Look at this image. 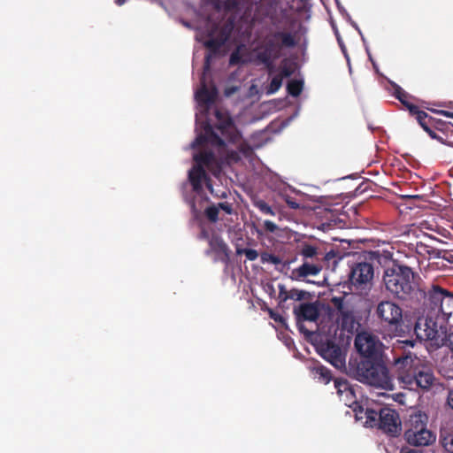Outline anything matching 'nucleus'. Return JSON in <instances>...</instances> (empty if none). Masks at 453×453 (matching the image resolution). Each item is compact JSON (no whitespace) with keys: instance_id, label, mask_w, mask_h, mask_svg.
<instances>
[{"instance_id":"3c124183","label":"nucleus","mask_w":453,"mask_h":453,"mask_svg":"<svg viewBox=\"0 0 453 453\" xmlns=\"http://www.w3.org/2000/svg\"><path fill=\"white\" fill-rule=\"evenodd\" d=\"M400 453H424L423 450L418 449L403 448Z\"/></svg>"},{"instance_id":"ddd939ff","label":"nucleus","mask_w":453,"mask_h":453,"mask_svg":"<svg viewBox=\"0 0 453 453\" xmlns=\"http://www.w3.org/2000/svg\"><path fill=\"white\" fill-rule=\"evenodd\" d=\"M434 381L433 372L422 363L420 369H417L411 375L405 376L403 388L412 389L413 387L424 389L429 388Z\"/></svg>"},{"instance_id":"7ed1b4c3","label":"nucleus","mask_w":453,"mask_h":453,"mask_svg":"<svg viewBox=\"0 0 453 453\" xmlns=\"http://www.w3.org/2000/svg\"><path fill=\"white\" fill-rule=\"evenodd\" d=\"M296 45V38L290 32L269 33L265 38L263 50L257 53V58L267 67L271 73L273 68V62L280 58L282 48H294Z\"/></svg>"},{"instance_id":"cd10ccee","label":"nucleus","mask_w":453,"mask_h":453,"mask_svg":"<svg viewBox=\"0 0 453 453\" xmlns=\"http://www.w3.org/2000/svg\"><path fill=\"white\" fill-rule=\"evenodd\" d=\"M260 259L262 264H273L275 265L277 271L283 273L285 270H288L289 267V261H282V259L274 254L263 252L260 255Z\"/></svg>"},{"instance_id":"c03bdc74","label":"nucleus","mask_w":453,"mask_h":453,"mask_svg":"<svg viewBox=\"0 0 453 453\" xmlns=\"http://www.w3.org/2000/svg\"><path fill=\"white\" fill-rule=\"evenodd\" d=\"M217 206L219 207V210L221 209L226 214L230 215L233 213V206L230 203H227V202L219 203Z\"/></svg>"},{"instance_id":"58836bf2","label":"nucleus","mask_w":453,"mask_h":453,"mask_svg":"<svg viewBox=\"0 0 453 453\" xmlns=\"http://www.w3.org/2000/svg\"><path fill=\"white\" fill-rule=\"evenodd\" d=\"M236 254L237 255L244 254L246 258L248 260H250V261L256 260L258 257V256H259L258 252L256 250H253V249H242V248H239V247L236 248Z\"/></svg>"},{"instance_id":"a878e982","label":"nucleus","mask_w":453,"mask_h":453,"mask_svg":"<svg viewBox=\"0 0 453 453\" xmlns=\"http://www.w3.org/2000/svg\"><path fill=\"white\" fill-rule=\"evenodd\" d=\"M394 92L393 95L399 102L409 111V113L415 118L420 112V109L418 105L412 104L410 99L412 97L405 90H403L399 85L393 84Z\"/></svg>"},{"instance_id":"c85d7f7f","label":"nucleus","mask_w":453,"mask_h":453,"mask_svg":"<svg viewBox=\"0 0 453 453\" xmlns=\"http://www.w3.org/2000/svg\"><path fill=\"white\" fill-rule=\"evenodd\" d=\"M311 372L314 378L323 384H328L333 380L331 371L320 364H316L311 368Z\"/></svg>"},{"instance_id":"6e6552de","label":"nucleus","mask_w":453,"mask_h":453,"mask_svg":"<svg viewBox=\"0 0 453 453\" xmlns=\"http://www.w3.org/2000/svg\"><path fill=\"white\" fill-rule=\"evenodd\" d=\"M427 299L430 310L440 319L443 318L444 322L448 324L453 315V294L438 285H433L427 292Z\"/></svg>"},{"instance_id":"a211bd4d","label":"nucleus","mask_w":453,"mask_h":453,"mask_svg":"<svg viewBox=\"0 0 453 453\" xmlns=\"http://www.w3.org/2000/svg\"><path fill=\"white\" fill-rule=\"evenodd\" d=\"M364 258L367 259L373 265H378L387 270L393 266V265H399L393 259V253L387 250H369L364 253Z\"/></svg>"},{"instance_id":"39448f33","label":"nucleus","mask_w":453,"mask_h":453,"mask_svg":"<svg viewBox=\"0 0 453 453\" xmlns=\"http://www.w3.org/2000/svg\"><path fill=\"white\" fill-rule=\"evenodd\" d=\"M416 119L432 139L453 148V124L432 117L422 110L418 112Z\"/></svg>"},{"instance_id":"a19ab883","label":"nucleus","mask_w":453,"mask_h":453,"mask_svg":"<svg viewBox=\"0 0 453 453\" xmlns=\"http://www.w3.org/2000/svg\"><path fill=\"white\" fill-rule=\"evenodd\" d=\"M268 315L275 322L280 323L281 325L286 324V319L280 314L274 311L273 309H268Z\"/></svg>"},{"instance_id":"e433bc0d","label":"nucleus","mask_w":453,"mask_h":453,"mask_svg":"<svg viewBox=\"0 0 453 453\" xmlns=\"http://www.w3.org/2000/svg\"><path fill=\"white\" fill-rule=\"evenodd\" d=\"M254 206L257 208L263 214L271 216L275 215V211L273 210V208L262 199L254 201Z\"/></svg>"},{"instance_id":"37998d69","label":"nucleus","mask_w":453,"mask_h":453,"mask_svg":"<svg viewBox=\"0 0 453 453\" xmlns=\"http://www.w3.org/2000/svg\"><path fill=\"white\" fill-rule=\"evenodd\" d=\"M263 226L267 233H274L278 229L277 225L271 220H265Z\"/></svg>"},{"instance_id":"a18cd8bd","label":"nucleus","mask_w":453,"mask_h":453,"mask_svg":"<svg viewBox=\"0 0 453 453\" xmlns=\"http://www.w3.org/2000/svg\"><path fill=\"white\" fill-rule=\"evenodd\" d=\"M241 62V56L239 54L238 51H234L231 55H230V59H229V63L230 65H237Z\"/></svg>"},{"instance_id":"603ef678","label":"nucleus","mask_w":453,"mask_h":453,"mask_svg":"<svg viewBox=\"0 0 453 453\" xmlns=\"http://www.w3.org/2000/svg\"><path fill=\"white\" fill-rule=\"evenodd\" d=\"M211 57V56L210 54L205 56V61H204V65H203V73L209 71V69H210Z\"/></svg>"},{"instance_id":"c756f323","label":"nucleus","mask_w":453,"mask_h":453,"mask_svg":"<svg viewBox=\"0 0 453 453\" xmlns=\"http://www.w3.org/2000/svg\"><path fill=\"white\" fill-rule=\"evenodd\" d=\"M337 322L342 329L351 331L354 328L355 319L351 310L347 309L338 313Z\"/></svg>"},{"instance_id":"412c9836","label":"nucleus","mask_w":453,"mask_h":453,"mask_svg":"<svg viewBox=\"0 0 453 453\" xmlns=\"http://www.w3.org/2000/svg\"><path fill=\"white\" fill-rule=\"evenodd\" d=\"M218 96L217 88L212 85L211 88H208L205 82V78L203 76L201 78V88L196 92V99L197 103L201 106L209 107L212 104H214Z\"/></svg>"},{"instance_id":"f03ea898","label":"nucleus","mask_w":453,"mask_h":453,"mask_svg":"<svg viewBox=\"0 0 453 453\" xmlns=\"http://www.w3.org/2000/svg\"><path fill=\"white\" fill-rule=\"evenodd\" d=\"M415 273L405 265H393L384 270L382 282L386 290L395 298L405 301L411 298L415 290Z\"/></svg>"},{"instance_id":"4c0bfd02","label":"nucleus","mask_w":453,"mask_h":453,"mask_svg":"<svg viewBox=\"0 0 453 453\" xmlns=\"http://www.w3.org/2000/svg\"><path fill=\"white\" fill-rule=\"evenodd\" d=\"M219 207L217 205H211L205 209L204 214L206 218L212 223H215L219 220Z\"/></svg>"},{"instance_id":"4468645a","label":"nucleus","mask_w":453,"mask_h":453,"mask_svg":"<svg viewBox=\"0 0 453 453\" xmlns=\"http://www.w3.org/2000/svg\"><path fill=\"white\" fill-rule=\"evenodd\" d=\"M205 254L207 256L213 255L214 262L227 265L230 261L231 250L219 235L213 234L209 240V249L205 251Z\"/></svg>"},{"instance_id":"f257e3e1","label":"nucleus","mask_w":453,"mask_h":453,"mask_svg":"<svg viewBox=\"0 0 453 453\" xmlns=\"http://www.w3.org/2000/svg\"><path fill=\"white\" fill-rule=\"evenodd\" d=\"M349 372L358 381L386 390L395 388L394 377L389 374L382 359L357 360L349 358Z\"/></svg>"},{"instance_id":"9b49d317","label":"nucleus","mask_w":453,"mask_h":453,"mask_svg":"<svg viewBox=\"0 0 453 453\" xmlns=\"http://www.w3.org/2000/svg\"><path fill=\"white\" fill-rule=\"evenodd\" d=\"M355 347L360 354L357 360L382 359V343L377 336L370 333L357 334L355 339Z\"/></svg>"},{"instance_id":"dca6fc26","label":"nucleus","mask_w":453,"mask_h":453,"mask_svg":"<svg viewBox=\"0 0 453 453\" xmlns=\"http://www.w3.org/2000/svg\"><path fill=\"white\" fill-rule=\"evenodd\" d=\"M320 355L337 368L345 365V357L341 347L332 340H326V342L321 345Z\"/></svg>"},{"instance_id":"423d86ee","label":"nucleus","mask_w":453,"mask_h":453,"mask_svg":"<svg viewBox=\"0 0 453 453\" xmlns=\"http://www.w3.org/2000/svg\"><path fill=\"white\" fill-rule=\"evenodd\" d=\"M375 315L381 326L395 335L404 333L403 309L393 301L380 302L377 304Z\"/></svg>"},{"instance_id":"393cba45","label":"nucleus","mask_w":453,"mask_h":453,"mask_svg":"<svg viewBox=\"0 0 453 453\" xmlns=\"http://www.w3.org/2000/svg\"><path fill=\"white\" fill-rule=\"evenodd\" d=\"M417 342L414 340H397L393 343L392 352L394 354V360L395 358H402L405 357H418L417 354L412 351L416 347Z\"/></svg>"},{"instance_id":"473e14b6","label":"nucleus","mask_w":453,"mask_h":453,"mask_svg":"<svg viewBox=\"0 0 453 453\" xmlns=\"http://www.w3.org/2000/svg\"><path fill=\"white\" fill-rule=\"evenodd\" d=\"M299 254L303 257V260L317 258L319 255L318 248L311 244H304Z\"/></svg>"},{"instance_id":"bb28decb","label":"nucleus","mask_w":453,"mask_h":453,"mask_svg":"<svg viewBox=\"0 0 453 453\" xmlns=\"http://www.w3.org/2000/svg\"><path fill=\"white\" fill-rule=\"evenodd\" d=\"M193 158L196 163V165H202L203 168L205 166L210 171H214L215 168L219 171L217 158L214 152L211 150L200 151L199 153L195 154Z\"/></svg>"},{"instance_id":"6ab92c4d","label":"nucleus","mask_w":453,"mask_h":453,"mask_svg":"<svg viewBox=\"0 0 453 453\" xmlns=\"http://www.w3.org/2000/svg\"><path fill=\"white\" fill-rule=\"evenodd\" d=\"M188 180L194 191H202L203 182L204 181L206 188L211 191V193L213 192L211 180L202 165H194L192 167L188 172Z\"/></svg>"},{"instance_id":"f704fd0d","label":"nucleus","mask_w":453,"mask_h":453,"mask_svg":"<svg viewBox=\"0 0 453 453\" xmlns=\"http://www.w3.org/2000/svg\"><path fill=\"white\" fill-rule=\"evenodd\" d=\"M226 39L211 38L204 42V46L212 53L217 54L219 49L224 45Z\"/></svg>"},{"instance_id":"8fccbe9b","label":"nucleus","mask_w":453,"mask_h":453,"mask_svg":"<svg viewBox=\"0 0 453 453\" xmlns=\"http://www.w3.org/2000/svg\"><path fill=\"white\" fill-rule=\"evenodd\" d=\"M211 236H210L209 233L207 230L205 229H202V231L200 232L199 235H198V238L200 240H207L209 242V240L211 239Z\"/></svg>"},{"instance_id":"9d476101","label":"nucleus","mask_w":453,"mask_h":453,"mask_svg":"<svg viewBox=\"0 0 453 453\" xmlns=\"http://www.w3.org/2000/svg\"><path fill=\"white\" fill-rule=\"evenodd\" d=\"M446 326L444 319H440L434 311L429 309L426 318L418 319L414 333L420 341H433L439 337L440 331L446 329Z\"/></svg>"},{"instance_id":"b1692460","label":"nucleus","mask_w":453,"mask_h":453,"mask_svg":"<svg viewBox=\"0 0 453 453\" xmlns=\"http://www.w3.org/2000/svg\"><path fill=\"white\" fill-rule=\"evenodd\" d=\"M334 383L340 399L343 401L346 405H350L356 402L354 388L347 379L336 378L334 380Z\"/></svg>"},{"instance_id":"49530a36","label":"nucleus","mask_w":453,"mask_h":453,"mask_svg":"<svg viewBox=\"0 0 453 453\" xmlns=\"http://www.w3.org/2000/svg\"><path fill=\"white\" fill-rule=\"evenodd\" d=\"M444 344L453 352V333H449L445 336Z\"/></svg>"},{"instance_id":"6e6d98bb","label":"nucleus","mask_w":453,"mask_h":453,"mask_svg":"<svg viewBox=\"0 0 453 453\" xmlns=\"http://www.w3.org/2000/svg\"><path fill=\"white\" fill-rule=\"evenodd\" d=\"M329 256H330V253H326V258H329Z\"/></svg>"},{"instance_id":"aec40b11","label":"nucleus","mask_w":453,"mask_h":453,"mask_svg":"<svg viewBox=\"0 0 453 453\" xmlns=\"http://www.w3.org/2000/svg\"><path fill=\"white\" fill-rule=\"evenodd\" d=\"M215 117L218 120L215 127L220 131L222 136L232 142L235 136V128L232 119L219 110L215 111Z\"/></svg>"},{"instance_id":"2f4dec72","label":"nucleus","mask_w":453,"mask_h":453,"mask_svg":"<svg viewBox=\"0 0 453 453\" xmlns=\"http://www.w3.org/2000/svg\"><path fill=\"white\" fill-rule=\"evenodd\" d=\"M440 442L446 451L453 453V426L451 430L441 431Z\"/></svg>"},{"instance_id":"5701e85b","label":"nucleus","mask_w":453,"mask_h":453,"mask_svg":"<svg viewBox=\"0 0 453 453\" xmlns=\"http://www.w3.org/2000/svg\"><path fill=\"white\" fill-rule=\"evenodd\" d=\"M279 294H278V303L280 308H284V303L288 300L295 301H302L310 298L311 295L309 292L304 290H300L297 288H292L288 290L285 285L279 284Z\"/></svg>"},{"instance_id":"c9c22d12","label":"nucleus","mask_w":453,"mask_h":453,"mask_svg":"<svg viewBox=\"0 0 453 453\" xmlns=\"http://www.w3.org/2000/svg\"><path fill=\"white\" fill-rule=\"evenodd\" d=\"M283 79L281 77L275 75L273 77L269 86L266 88V94L272 95L276 93L282 86Z\"/></svg>"},{"instance_id":"5fc2aeb1","label":"nucleus","mask_w":453,"mask_h":453,"mask_svg":"<svg viewBox=\"0 0 453 453\" xmlns=\"http://www.w3.org/2000/svg\"><path fill=\"white\" fill-rule=\"evenodd\" d=\"M115 2L118 5H122L126 2V0H116Z\"/></svg>"},{"instance_id":"72a5a7b5","label":"nucleus","mask_w":453,"mask_h":453,"mask_svg":"<svg viewBox=\"0 0 453 453\" xmlns=\"http://www.w3.org/2000/svg\"><path fill=\"white\" fill-rule=\"evenodd\" d=\"M303 83L299 80H291L287 84V91L292 96H298L303 90Z\"/></svg>"},{"instance_id":"4be33fe9","label":"nucleus","mask_w":453,"mask_h":453,"mask_svg":"<svg viewBox=\"0 0 453 453\" xmlns=\"http://www.w3.org/2000/svg\"><path fill=\"white\" fill-rule=\"evenodd\" d=\"M317 260V263L303 261L299 267L292 270L290 278L295 280H301L310 276L318 275L322 270V266L318 258Z\"/></svg>"},{"instance_id":"f8f14e48","label":"nucleus","mask_w":453,"mask_h":453,"mask_svg":"<svg viewBox=\"0 0 453 453\" xmlns=\"http://www.w3.org/2000/svg\"><path fill=\"white\" fill-rule=\"evenodd\" d=\"M293 313L296 317L299 330L305 334H311V332L304 328L302 322H316L319 319L320 314V303L317 301L314 303H300L294 307Z\"/></svg>"},{"instance_id":"79ce46f5","label":"nucleus","mask_w":453,"mask_h":453,"mask_svg":"<svg viewBox=\"0 0 453 453\" xmlns=\"http://www.w3.org/2000/svg\"><path fill=\"white\" fill-rule=\"evenodd\" d=\"M294 73V70L288 65H282L280 68V73L277 74L278 76L281 77V79L290 77Z\"/></svg>"},{"instance_id":"09e8293b","label":"nucleus","mask_w":453,"mask_h":453,"mask_svg":"<svg viewBox=\"0 0 453 453\" xmlns=\"http://www.w3.org/2000/svg\"><path fill=\"white\" fill-rule=\"evenodd\" d=\"M432 111L437 113V114L453 119L452 111H445V110H432Z\"/></svg>"},{"instance_id":"0eeeda50","label":"nucleus","mask_w":453,"mask_h":453,"mask_svg":"<svg viewBox=\"0 0 453 453\" xmlns=\"http://www.w3.org/2000/svg\"><path fill=\"white\" fill-rule=\"evenodd\" d=\"M369 422L372 428H378L390 437H397L402 431V423L398 412L388 407H380L376 411H371Z\"/></svg>"},{"instance_id":"f3484780","label":"nucleus","mask_w":453,"mask_h":453,"mask_svg":"<svg viewBox=\"0 0 453 453\" xmlns=\"http://www.w3.org/2000/svg\"><path fill=\"white\" fill-rule=\"evenodd\" d=\"M203 128V133L199 134L191 143V147L193 149L203 146L205 143H211V145L219 147L225 145L224 140L216 132H214L210 123L205 122Z\"/></svg>"},{"instance_id":"20e7f679","label":"nucleus","mask_w":453,"mask_h":453,"mask_svg":"<svg viewBox=\"0 0 453 453\" xmlns=\"http://www.w3.org/2000/svg\"><path fill=\"white\" fill-rule=\"evenodd\" d=\"M403 437L415 447L429 446L436 440V435L427 428V416L421 412L411 415L405 421Z\"/></svg>"},{"instance_id":"de8ad7c7","label":"nucleus","mask_w":453,"mask_h":453,"mask_svg":"<svg viewBox=\"0 0 453 453\" xmlns=\"http://www.w3.org/2000/svg\"><path fill=\"white\" fill-rule=\"evenodd\" d=\"M287 204L288 205L289 208L291 209H298L299 208V203L292 197L290 196H287L286 199H285Z\"/></svg>"},{"instance_id":"ea45409f","label":"nucleus","mask_w":453,"mask_h":453,"mask_svg":"<svg viewBox=\"0 0 453 453\" xmlns=\"http://www.w3.org/2000/svg\"><path fill=\"white\" fill-rule=\"evenodd\" d=\"M345 296H334L330 300V303L334 306L335 310H337L338 313L349 309L345 306Z\"/></svg>"},{"instance_id":"2eb2a0df","label":"nucleus","mask_w":453,"mask_h":453,"mask_svg":"<svg viewBox=\"0 0 453 453\" xmlns=\"http://www.w3.org/2000/svg\"><path fill=\"white\" fill-rule=\"evenodd\" d=\"M423 361L418 357H405L395 358L394 367L397 373V380L403 385L405 383V376L411 375L417 369H420Z\"/></svg>"},{"instance_id":"1a4fd4ad","label":"nucleus","mask_w":453,"mask_h":453,"mask_svg":"<svg viewBox=\"0 0 453 453\" xmlns=\"http://www.w3.org/2000/svg\"><path fill=\"white\" fill-rule=\"evenodd\" d=\"M374 268L367 259L357 261L350 268L349 280L356 291L367 293L373 285Z\"/></svg>"},{"instance_id":"864d4df0","label":"nucleus","mask_w":453,"mask_h":453,"mask_svg":"<svg viewBox=\"0 0 453 453\" xmlns=\"http://www.w3.org/2000/svg\"><path fill=\"white\" fill-rule=\"evenodd\" d=\"M447 403L449 406L453 410V388L449 392Z\"/></svg>"},{"instance_id":"7c9ffc66","label":"nucleus","mask_w":453,"mask_h":453,"mask_svg":"<svg viewBox=\"0 0 453 453\" xmlns=\"http://www.w3.org/2000/svg\"><path fill=\"white\" fill-rule=\"evenodd\" d=\"M354 412H355V417H356V419L357 420H364V425L367 427H371L372 426V422H369L370 419V416H372L370 414L371 411H376L375 409H372V408H364L363 406L361 405H357L355 408H354Z\"/></svg>"}]
</instances>
